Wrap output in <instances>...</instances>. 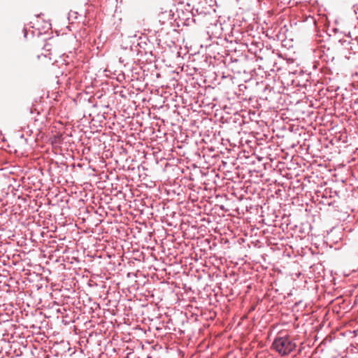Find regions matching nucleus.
I'll return each instance as SVG.
<instances>
[{
  "mask_svg": "<svg viewBox=\"0 0 358 358\" xmlns=\"http://www.w3.org/2000/svg\"><path fill=\"white\" fill-rule=\"evenodd\" d=\"M296 347V344L287 336L277 337L272 344L273 349L283 357L289 355L295 350Z\"/></svg>",
  "mask_w": 358,
  "mask_h": 358,
  "instance_id": "nucleus-1",
  "label": "nucleus"
}]
</instances>
